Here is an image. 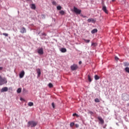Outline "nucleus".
Here are the masks:
<instances>
[{
  "instance_id": "obj_1",
  "label": "nucleus",
  "mask_w": 129,
  "mask_h": 129,
  "mask_svg": "<svg viewBox=\"0 0 129 129\" xmlns=\"http://www.w3.org/2000/svg\"><path fill=\"white\" fill-rule=\"evenodd\" d=\"M122 99L123 101H128L129 100V95L126 93L122 94Z\"/></svg>"
},
{
  "instance_id": "obj_2",
  "label": "nucleus",
  "mask_w": 129,
  "mask_h": 129,
  "mask_svg": "<svg viewBox=\"0 0 129 129\" xmlns=\"http://www.w3.org/2000/svg\"><path fill=\"white\" fill-rule=\"evenodd\" d=\"M37 123H38L37 122H35L34 121L28 122V124H29V125H31V127H33V126H36Z\"/></svg>"
},
{
  "instance_id": "obj_3",
  "label": "nucleus",
  "mask_w": 129,
  "mask_h": 129,
  "mask_svg": "<svg viewBox=\"0 0 129 129\" xmlns=\"http://www.w3.org/2000/svg\"><path fill=\"white\" fill-rule=\"evenodd\" d=\"M74 12L78 15H80V14H81V10L78 9L77 8L75 7H74Z\"/></svg>"
},
{
  "instance_id": "obj_4",
  "label": "nucleus",
  "mask_w": 129,
  "mask_h": 129,
  "mask_svg": "<svg viewBox=\"0 0 129 129\" xmlns=\"http://www.w3.org/2000/svg\"><path fill=\"white\" fill-rule=\"evenodd\" d=\"M37 53L39 55H43L44 54V50L43 49V48H40L37 49Z\"/></svg>"
},
{
  "instance_id": "obj_5",
  "label": "nucleus",
  "mask_w": 129,
  "mask_h": 129,
  "mask_svg": "<svg viewBox=\"0 0 129 129\" xmlns=\"http://www.w3.org/2000/svg\"><path fill=\"white\" fill-rule=\"evenodd\" d=\"M71 69L73 71H74L78 69V66L77 64H74L71 67Z\"/></svg>"
},
{
  "instance_id": "obj_6",
  "label": "nucleus",
  "mask_w": 129,
  "mask_h": 129,
  "mask_svg": "<svg viewBox=\"0 0 129 129\" xmlns=\"http://www.w3.org/2000/svg\"><path fill=\"white\" fill-rule=\"evenodd\" d=\"M6 80L2 78V76H0V85H3V84H5V82H6Z\"/></svg>"
},
{
  "instance_id": "obj_7",
  "label": "nucleus",
  "mask_w": 129,
  "mask_h": 129,
  "mask_svg": "<svg viewBox=\"0 0 129 129\" xmlns=\"http://www.w3.org/2000/svg\"><path fill=\"white\" fill-rule=\"evenodd\" d=\"M8 90H9V88H8V87H5L3 88L1 90V92H7V91H8Z\"/></svg>"
},
{
  "instance_id": "obj_8",
  "label": "nucleus",
  "mask_w": 129,
  "mask_h": 129,
  "mask_svg": "<svg viewBox=\"0 0 129 129\" xmlns=\"http://www.w3.org/2000/svg\"><path fill=\"white\" fill-rule=\"evenodd\" d=\"M20 33H22V34H24L25 33H27V30H26V28L25 27H22L21 29Z\"/></svg>"
},
{
  "instance_id": "obj_9",
  "label": "nucleus",
  "mask_w": 129,
  "mask_h": 129,
  "mask_svg": "<svg viewBox=\"0 0 129 129\" xmlns=\"http://www.w3.org/2000/svg\"><path fill=\"white\" fill-rule=\"evenodd\" d=\"M24 76H25V71H22L19 74V77L20 78H23Z\"/></svg>"
},
{
  "instance_id": "obj_10",
  "label": "nucleus",
  "mask_w": 129,
  "mask_h": 129,
  "mask_svg": "<svg viewBox=\"0 0 129 129\" xmlns=\"http://www.w3.org/2000/svg\"><path fill=\"white\" fill-rule=\"evenodd\" d=\"M102 10L103 11V12H104V13H105L106 14H108V11H107V9L106 8V7L105 6H103L102 7Z\"/></svg>"
},
{
  "instance_id": "obj_11",
  "label": "nucleus",
  "mask_w": 129,
  "mask_h": 129,
  "mask_svg": "<svg viewBox=\"0 0 129 129\" xmlns=\"http://www.w3.org/2000/svg\"><path fill=\"white\" fill-rule=\"evenodd\" d=\"M88 23H95L96 20L92 18H90L88 19Z\"/></svg>"
},
{
  "instance_id": "obj_12",
  "label": "nucleus",
  "mask_w": 129,
  "mask_h": 129,
  "mask_svg": "<svg viewBox=\"0 0 129 129\" xmlns=\"http://www.w3.org/2000/svg\"><path fill=\"white\" fill-rule=\"evenodd\" d=\"M36 71H37V73L38 74V77H40L41 75V70L40 69H37Z\"/></svg>"
},
{
  "instance_id": "obj_13",
  "label": "nucleus",
  "mask_w": 129,
  "mask_h": 129,
  "mask_svg": "<svg viewBox=\"0 0 129 129\" xmlns=\"http://www.w3.org/2000/svg\"><path fill=\"white\" fill-rule=\"evenodd\" d=\"M98 119L100 121L101 123H104V120L101 118V117H98Z\"/></svg>"
},
{
  "instance_id": "obj_14",
  "label": "nucleus",
  "mask_w": 129,
  "mask_h": 129,
  "mask_svg": "<svg viewBox=\"0 0 129 129\" xmlns=\"http://www.w3.org/2000/svg\"><path fill=\"white\" fill-rule=\"evenodd\" d=\"M31 9L32 10H36V5L35 4H31Z\"/></svg>"
},
{
  "instance_id": "obj_15",
  "label": "nucleus",
  "mask_w": 129,
  "mask_h": 129,
  "mask_svg": "<svg viewBox=\"0 0 129 129\" xmlns=\"http://www.w3.org/2000/svg\"><path fill=\"white\" fill-rule=\"evenodd\" d=\"M61 52H62V53H65L67 52V49L65 48H62L61 49Z\"/></svg>"
},
{
  "instance_id": "obj_16",
  "label": "nucleus",
  "mask_w": 129,
  "mask_h": 129,
  "mask_svg": "<svg viewBox=\"0 0 129 129\" xmlns=\"http://www.w3.org/2000/svg\"><path fill=\"white\" fill-rule=\"evenodd\" d=\"M97 29H94L92 30L91 33L92 34H95V33H97Z\"/></svg>"
},
{
  "instance_id": "obj_17",
  "label": "nucleus",
  "mask_w": 129,
  "mask_h": 129,
  "mask_svg": "<svg viewBox=\"0 0 129 129\" xmlns=\"http://www.w3.org/2000/svg\"><path fill=\"white\" fill-rule=\"evenodd\" d=\"M59 14H60V15H61V16H64V15H65V12L63 10H61L59 12Z\"/></svg>"
},
{
  "instance_id": "obj_18",
  "label": "nucleus",
  "mask_w": 129,
  "mask_h": 129,
  "mask_svg": "<svg viewBox=\"0 0 129 129\" xmlns=\"http://www.w3.org/2000/svg\"><path fill=\"white\" fill-rule=\"evenodd\" d=\"M28 106H33L34 105V103H33L32 102H29L28 103Z\"/></svg>"
},
{
  "instance_id": "obj_19",
  "label": "nucleus",
  "mask_w": 129,
  "mask_h": 129,
  "mask_svg": "<svg viewBox=\"0 0 129 129\" xmlns=\"http://www.w3.org/2000/svg\"><path fill=\"white\" fill-rule=\"evenodd\" d=\"M123 65L125 67H128L129 63H128V62H125L123 63Z\"/></svg>"
},
{
  "instance_id": "obj_20",
  "label": "nucleus",
  "mask_w": 129,
  "mask_h": 129,
  "mask_svg": "<svg viewBox=\"0 0 129 129\" xmlns=\"http://www.w3.org/2000/svg\"><path fill=\"white\" fill-rule=\"evenodd\" d=\"M17 93H21V92H22V88H19L17 89Z\"/></svg>"
},
{
  "instance_id": "obj_21",
  "label": "nucleus",
  "mask_w": 129,
  "mask_h": 129,
  "mask_svg": "<svg viewBox=\"0 0 129 129\" xmlns=\"http://www.w3.org/2000/svg\"><path fill=\"white\" fill-rule=\"evenodd\" d=\"M88 80H89V82H91V81H92V80L91 79V77L89 75L88 77Z\"/></svg>"
},
{
  "instance_id": "obj_22",
  "label": "nucleus",
  "mask_w": 129,
  "mask_h": 129,
  "mask_svg": "<svg viewBox=\"0 0 129 129\" xmlns=\"http://www.w3.org/2000/svg\"><path fill=\"white\" fill-rule=\"evenodd\" d=\"M95 80H98L99 79V77L96 75L94 77Z\"/></svg>"
},
{
  "instance_id": "obj_23",
  "label": "nucleus",
  "mask_w": 129,
  "mask_h": 129,
  "mask_svg": "<svg viewBox=\"0 0 129 129\" xmlns=\"http://www.w3.org/2000/svg\"><path fill=\"white\" fill-rule=\"evenodd\" d=\"M56 8L58 11H60V10H62V7L60 6H58Z\"/></svg>"
},
{
  "instance_id": "obj_24",
  "label": "nucleus",
  "mask_w": 129,
  "mask_h": 129,
  "mask_svg": "<svg viewBox=\"0 0 129 129\" xmlns=\"http://www.w3.org/2000/svg\"><path fill=\"white\" fill-rule=\"evenodd\" d=\"M124 70L126 72H127V73H129V68L126 67L124 69Z\"/></svg>"
},
{
  "instance_id": "obj_25",
  "label": "nucleus",
  "mask_w": 129,
  "mask_h": 129,
  "mask_svg": "<svg viewBox=\"0 0 129 129\" xmlns=\"http://www.w3.org/2000/svg\"><path fill=\"white\" fill-rule=\"evenodd\" d=\"M48 87H49V88H52V87H53V84L50 83L48 84Z\"/></svg>"
},
{
  "instance_id": "obj_26",
  "label": "nucleus",
  "mask_w": 129,
  "mask_h": 129,
  "mask_svg": "<svg viewBox=\"0 0 129 129\" xmlns=\"http://www.w3.org/2000/svg\"><path fill=\"white\" fill-rule=\"evenodd\" d=\"M51 3L53 6H57V3H56V2L52 1Z\"/></svg>"
},
{
  "instance_id": "obj_27",
  "label": "nucleus",
  "mask_w": 129,
  "mask_h": 129,
  "mask_svg": "<svg viewBox=\"0 0 129 129\" xmlns=\"http://www.w3.org/2000/svg\"><path fill=\"white\" fill-rule=\"evenodd\" d=\"M84 41L86 42V43H89L90 42V40L89 39H83Z\"/></svg>"
},
{
  "instance_id": "obj_28",
  "label": "nucleus",
  "mask_w": 129,
  "mask_h": 129,
  "mask_svg": "<svg viewBox=\"0 0 129 129\" xmlns=\"http://www.w3.org/2000/svg\"><path fill=\"white\" fill-rule=\"evenodd\" d=\"M3 35L5 36V37H9V34L8 33H3Z\"/></svg>"
},
{
  "instance_id": "obj_29",
  "label": "nucleus",
  "mask_w": 129,
  "mask_h": 129,
  "mask_svg": "<svg viewBox=\"0 0 129 129\" xmlns=\"http://www.w3.org/2000/svg\"><path fill=\"white\" fill-rule=\"evenodd\" d=\"M95 102H100V101L99 100V99L98 98H96L95 99Z\"/></svg>"
},
{
  "instance_id": "obj_30",
  "label": "nucleus",
  "mask_w": 129,
  "mask_h": 129,
  "mask_svg": "<svg viewBox=\"0 0 129 129\" xmlns=\"http://www.w3.org/2000/svg\"><path fill=\"white\" fill-rule=\"evenodd\" d=\"M73 116H77V117H79V115H78V114H77L76 113H74L73 114Z\"/></svg>"
},
{
  "instance_id": "obj_31",
  "label": "nucleus",
  "mask_w": 129,
  "mask_h": 129,
  "mask_svg": "<svg viewBox=\"0 0 129 129\" xmlns=\"http://www.w3.org/2000/svg\"><path fill=\"white\" fill-rule=\"evenodd\" d=\"M74 122H71L70 123V126H71V127H72V126H73L74 125Z\"/></svg>"
},
{
  "instance_id": "obj_32",
  "label": "nucleus",
  "mask_w": 129,
  "mask_h": 129,
  "mask_svg": "<svg viewBox=\"0 0 129 129\" xmlns=\"http://www.w3.org/2000/svg\"><path fill=\"white\" fill-rule=\"evenodd\" d=\"M115 59L116 60H118V57H117V56H115Z\"/></svg>"
},
{
  "instance_id": "obj_33",
  "label": "nucleus",
  "mask_w": 129,
  "mask_h": 129,
  "mask_svg": "<svg viewBox=\"0 0 129 129\" xmlns=\"http://www.w3.org/2000/svg\"><path fill=\"white\" fill-rule=\"evenodd\" d=\"M52 106L53 108L55 107V105H54V103H52Z\"/></svg>"
},
{
  "instance_id": "obj_34",
  "label": "nucleus",
  "mask_w": 129,
  "mask_h": 129,
  "mask_svg": "<svg viewBox=\"0 0 129 129\" xmlns=\"http://www.w3.org/2000/svg\"><path fill=\"white\" fill-rule=\"evenodd\" d=\"M89 113H90V114H93V112L90 111H89Z\"/></svg>"
},
{
  "instance_id": "obj_35",
  "label": "nucleus",
  "mask_w": 129,
  "mask_h": 129,
  "mask_svg": "<svg viewBox=\"0 0 129 129\" xmlns=\"http://www.w3.org/2000/svg\"><path fill=\"white\" fill-rule=\"evenodd\" d=\"M42 36H46V33H42Z\"/></svg>"
},
{
  "instance_id": "obj_36",
  "label": "nucleus",
  "mask_w": 129,
  "mask_h": 129,
  "mask_svg": "<svg viewBox=\"0 0 129 129\" xmlns=\"http://www.w3.org/2000/svg\"><path fill=\"white\" fill-rule=\"evenodd\" d=\"M3 68L2 67H0V71H2V70H3Z\"/></svg>"
},
{
  "instance_id": "obj_37",
  "label": "nucleus",
  "mask_w": 129,
  "mask_h": 129,
  "mask_svg": "<svg viewBox=\"0 0 129 129\" xmlns=\"http://www.w3.org/2000/svg\"><path fill=\"white\" fill-rule=\"evenodd\" d=\"M92 46H95V43H92Z\"/></svg>"
},
{
  "instance_id": "obj_38",
  "label": "nucleus",
  "mask_w": 129,
  "mask_h": 129,
  "mask_svg": "<svg viewBox=\"0 0 129 129\" xmlns=\"http://www.w3.org/2000/svg\"><path fill=\"white\" fill-rule=\"evenodd\" d=\"M82 61H79V64H82Z\"/></svg>"
},
{
  "instance_id": "obj_39",
  "label": "nucleus",
  "mask_w": 129,
  "mask_h": 129,
  "mask_svg": "<svg viewBox=\"0 0 129 129\" xmlns=\"http://www.w3.org/2000/svg\"><path fill=\"white\" fill-rule=\"evenodd\" d=\"M112 2H115V0H112Z\"/></svg>"
},
{
  "instance_id": "obj_40",
  "label": "nucleus",
  "mask_w": 129,
  "mask_h": 129,
  "mask_svg": "<svg viewBox=\"0 0 129 129\" xmlns=\"http://www.w3.org/2000/svg\"><path fill=\"white\" fill-rule=\"evenodd\" d=\"M83 18H86V16H83Z\"/></svg>"
},
{
  "instance_id": "obj_41",
  "label": "nucleus",
  "mask_w": 129,
  "mask_h": 129,
  "mask_svg": "<svg viewBox=\"0 0 129 129\" xmlns=\"http://www.w3.org/2000/svg\"><path fill=\"white\" fill-rule=\"evenodd\" d=\"M128 105H129V104H128Z\"/></svg>"
}]
</instances>
